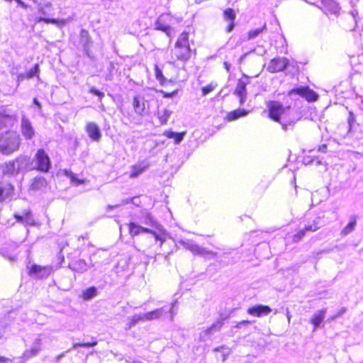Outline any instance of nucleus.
I'll list each match as a JSON object with an SVG mask.
<instances>
[{
    "label": "nucleus",
    "instance_id": "864d4df0",
    "mask_svg": "<svg viewBox=\"0 0 363 363\" xmlns=\"http://www.w3.org/2000/svg\"><path fill=\"white\" fill-rule=\"evenodd\" d=\"M33 102L39 107L40 108L41 107V105L40 104L38 101L37 99H33Z\"/></svg>",
    "mask_w": 363,
    "mask_h": 363
},
{
    "label": "nucleus",
    "instance_id": "a211bd4d",
    "mask_svg": "<svg viewBox=\"0 0 363 363\" xmlns=\"http://www.w3.org/2000/svg\"><path fill=\"white\" fill-rule=\"evenodd\" d=\"M48 184L46 179L43 177L37 176L31 180L29 184V190L33 191L41 190L45 188Z\"/></svg>",
    "mask_w": 363,
    "mask_h": 363
},
{
    "label": "nucleus",
    "instance_id": "de8ad7c7",
    "mask_svg": "<svg viewBox=\"0 0 363 363\" xmlns=\"http://www.w3.org/2000/svg\"><path fill=\"white\" fill-rule=\"evenodd\" d=\"M71 181L74 182L76 184H84V180L79 179L76 177V175L74 174H70Z\"/></svg>",
    "mask_w": 363,
    "mask_h": 363
},
{
    "label": "nucleus",
    "instance_id": "c9c22d12",
    "mask_svg": "<svg viewBox=\"0 0 363 363\" xmlns=\"http://www.w3.org/2000/svg\"><path fill=\"white\" fill-rule=\"evenodd\" d=\"M156 30H161L165 33L168 36H171V27L167 25H164L160 19L157 20L156 22Z\"/></svg>",
    "mask_w": 363,
    "mask_h": 363
},
{
    "label": "nucleus",
    "instance_id": "37998d69",
    "mask_svg": "<svg viewBox=\"0 0 363 363\" xmlns=\"http://www.w3.org/2000/svg\"><path fill=\"white\" fill-rule=\"evenodd\" d=\"M223 325V322L222 320H218L214 323H213L208 329V331H210L213 329L219 330Z\"/></svg>",
    "mask_w": 363,
    "mask_h": 363
},
{
    "label": "nucleus",
    "instance_id": "423d86ee",
    "mask_svg": "<svg viewBox=\"0 0 363 363\" xmlns=\"http://www.w3.org/2000/svg\"><path fill=\"white\" fill-rule=\"evenodd\" d=\"M319 8L328 17H337L341 11V7L335 0L320 1V6Z\"/></svg>",
    "mask_w": 363,
    "mask_h": 363
},
{
    "label": "nucleus",
    "instance_id": "39448f33",
    "mask_svg": "<svg viewBox=\"0 0 363 363\" xmlns=\"http://www.w3.org/2000/svg\"><path fill=\"white\" fill-rule=\"evenodd\" d=\"M288 94L289 95L297 94L305 99L309 103L315 102L319 98L318 94L313 89H311L308 86H303L291 89L289 91Z\"/></svg>",
    "mask_w": 363,
    "mask_h": 363
},
{
    "label": "nucleus",
    "instance_id": "4d7b16f0",
    "mask_svg": "<svg viewBox=\"0 0 363 363\" xmlns=\"http://www.w3.org/2000/svg\"><path fill=\"white\" fill-rule=\"evenodd\" d=\"M245 56V55H242L241 57H240V60H242L244 58Z\"/></svg>",
    "mask_w": 363,
    "mask_h": 363
},
{
    "label": "nucleus",
    "instance_id": "6e6552de",
    "mask_svg": "<svg viewBox=\"0 0 363 363\" xmlns=\"http://www.w3.org/2000/svg\"><path fill=\"white\" fill-rule=\"evenodd\" d=\"M52 272V267L49 266H40L33 264L28 267V274L30 277L35 276L38 279L47 278Z\"/></svg>",
    "mask_w": 363,
    "mask_h": 363
},
{
    "label": "nucleus",
    "instance_id": "f3484780",
    "mask_svg": "<svg viewBox=\"0 0 363 363\" xmlns=\"http://www.w3.org/2000/svg\"><path fill=\"white\" fill-rule=\"evenodd\" d=\"M326 311L325 308L318 310L310 318V323L313 325V331L316 330L323 322Z\"/></svg>",
    "mask_w": 363,
    "mask_h": 363
},
{
    "label": "nucleus",
    "instance_id": "cd10ccee",
    "mask_svg": "<svg viewBox=\"0 0 363 363\" xmlns=\"http://www.w3.org/2000/svg\"><path fill=\"white\" fill-rule=\"evenodd\" d=\"M163 135L167 138H173L176 144L179 143L184 138L185 132L174 133L172 130H166Z\"/></svg>",
    "mask_w": 363,
    "mask_h": 363
},
{
    "label": "nucleus",
    "instance_id": "aec40b11",
    "mask_svg": "<svg viewBox=\"0 0 363 363\" xmlns=\"http://www.w3.org/2000/svg\"><path fill=\"white\" fill-rule=\"evenodd\" d=\"M148 167L147 164L143 162H140L138 164H135L132 165L130 167V172L129 174V177L134 179L138 177L140 174L145 172Z\"/></svg>",
    "mask_w": 363,
    "mask_h": 363
},
{
    "label": "nucleus",
    "instance_id": "e433bc0d",
    "mask_svg": "<svg viewBox=\"0 0 363 363\" xmlns=\"http://www.w3.org/2000/svg\"><path fill=\"white\" fill-rule=\"evenodd\" d=\"M98 344V341L96 338L92 337L91 342H76L73 344L72 348L77 349L78 347H94Z\"/></svg>",
    "mask_w": 363,
    "mask_h": 363
},
{
    "label": "nucleus",
    "instance_id": "1a4fd4ad",
    "mask_svg": "<svg viewBox=\"0 0 363 363\" xmlns=\"http://www.w3.org/2000/svg\"><path fill=\"white\" fill-rule=\"evenodd\" d=\"M13 216L16 222L24 225L34 226L36 225L33 213L29 209L23 211L21 213H15Z\"/></svg>",
    "mask_w": 363,
    "mask_h": 363
},
{
    "label": "nucleus",
    "instance_id": "393cba45",
    "mask_svg": "<svg viewBox=\"0 0 363 363\" xmlns=\"http://www.w3.org/2000/svg\"><path fill=\"white\" fill-rule=\"evenodd\" d=\"M12 121V116L4 109L0 110V130L5 128Z\"/></svg>",
    "mask_w": 363,
    "mask_h": 363
},
{
    "label": "nucleus",
    "instance_id": "ddd939ff",
    "mask_svg": "<svg viewBox=\"0 0 363 363\" xmlns=\"http://www.w3.org/2000/svg\"><path fill=\"white\" fill-rule=\"evenodd\" d=\"M85 130L88 136L93 141L98 142L101 138V133L99 125L94 122H88L85 125Z\"/></svg>",
    "mask_w": 363,
    "mask_h": 363
},
{
    "label": "nucleus",
    "instance_id": "7c9ffc66",
    "mask_svg": "<svg viewBox=\"0 0 363 363\" xmlns=\"http://www.w3.org/2000/svg\"><path fill=\"white\" fill-rule=\"evenodd\" d=\"M86 263L85 260L80 259L69 264V267L74 272H82L85 270Z\"/></svg>",
    "mask_w": 363,
    "mask_h": 363
},
{
    "label": "nucleus",
    "instance_id": "c756f323",
    "mask_svg": "<svg viewBox=\"0 0 363 363\" xmlns=\"http://www.w3.org/2000/svg\"><path fill=\"white\" fill-rule=\"evenodd\" d=\"M162 314V309L157 308L154 311L142 314L143 321L152 320L160 318Z\"/></svg>",
    "mask_w": 363,
    "mask_h": 363
},
{
    "label": "nucleus",
    "instance_id": "c03bdc74",
    "mask_svg": "<svg viewBox=\"0 0 363 363\" xmlns=\"http://www.w3.org/2000/svg\"><path fill=\"white\" fill-rule=\"evenodd\" d=\"M146 218H147L148 221L146 222V224L150 225V226H155L157 228L161 227L160 225L157 224V223L152 219L150 213H147L146 215Z\"/></svg>",
    "mask_w": 363,
    "mask_h": 363
},
{
    "label": "nucleus",
    "instance_id": "79ce46f5",
    "mask_svg": "<svg viewBox=\"0 0 363 363\" xmlns=\"http://www.w3.org/2000/svg\"><path fill=\"white\" fill-rule=\"evenodd\" d=\"M89 91L92 94L98 96L99 99H101L102 98L104 97V93L94 87L90 88Z\"/></svg>",
    "mask_w": 363,
    "mask_h": 363
},
{
    "label": "nucleus",
    "instance_id": "a878e982",
    "mask_svg": "<svg viewBox=\"0 0 363 363\" xmlns=\"http://www.w3.org/2000/svg\"><path fill=\"white\" fill-rule=\"evenodd\" d=\"M38 22H43L45 23L49 24H55L58 27H62L64 26L67 21L66 19H57V18H45V17H40L37 20Z\"/></svg>",
    "mask_w": 363,
    "mask_h": 363
},
{
    "label": "nucleus",
    "instance_id": "72a5a7b5",
    "mask_svg": "<svg viewBox=\"0 0 363 363\" xmlns=\"http://www.w3.org/2000/svg\"><path fill=\"white\" fill-rule=\"evenodd\" d=\"M218 86V83L216 82H211L207 85L203 86L201 89L202 96H206L211 92L213 91Z\"/></svg>",
    "mask_w": 363,
    "mask_h": 363
},
{
    "label": "nucleus",
    "instance_id": "f8f14e48",
    "mask_svg": "<svg viewBox=\"0 0 363 363\" xmlns=\"http://www.w3.org/2000/svg\"><path fill=\"white\" fill-rule=\"evenodd\" d=\"M289 65V60L286 57L274 58L269 64V69L275 73L283 71Z\"/></svg>",
    "mask_w": 363,
    "mask_h": 363
},
{
    "label": "nucleus",
    "instance_id": "5fc2aeb1",
    "mask_svg": "<svg viewBox=\"0 0 363 363\" xmlns=\"http://www.w3.org/2000/svg\"><path fill=\"white\" fill-rule=\"evenodd\" d=\"M338 315H339V314H338V315H333V316H332V317H330V320H333V319H335V318H337Z\"/></svg>",
    "mask_w": 363,
    "mask_h": 363
},
{
    "label": "nucleus",
    "instance_id": "9d476101",
    "mask_svg": "<svg viewBox=\"0 0 363 363\" xmlns=\"http://www.w3.org/2000/svg\"><path fill=\"white\" fill-rule=\"evenodd\" d=\"M15 194L14 185L10 182L0 184V203L11 200Z\"/></svg>",
    "mask_w": 363,
    "mask_h": 363
},
{
    "label": "nucleus",
    "instance_id": "6ab92c4d",
    "mask_svg": "<svg viewBox=\"0 0 363 363\" xmlns=\"http://www.w3.org/2000/svg\"><path fill=\"white\" fill-rule=\"evenodd\" d=\"M248 113L249 111L247 110L237 108L235 110L228 112V114L225 116V120L226 121H235L241 117L247 116Z\"/></svg>",
    "mask_w": 363,
    "mask_h": 363
},
{
    "label": "nucleus",
    "instance_id": "4c0bfd02",
    "mask_svg": "<svg viewBox=\"0 0 363 363\" xmlns=\"http://www.w3.org/2000/svg\"><path fill=\"white\" fill-rule=\"evenodd\" d=\"M306 233L304 232V230L302 228L299 229L296 233H295L294 234H293L292 235L290 236L291 242V243L298 242L306 236Z\"/></svg>",
    "mask_w": 363,
    "mask_h": 363
},
{
    "label": "nucleus",
    "instance_id": "a19ab883",
    "mask_svg": "<svg viewBox=\"0 0 363 363\" xmlns=\"http://www.w3.org/2000/svg\"><path fill=\"white\" fill-rule=\"evenodd\" d=\"M140 321H143V318L141 315H133L129 322L127 324V328L130 329L132 327H133L136 323H138Z\"/></svg>",
    "mask_w": 363,
    "mask_h": 363
},
{
    "label": "nucleus",
    "instance_id": "20e7f679",
    "mask_svg": "<svg viewBox=\"0 0 363 363\" xmlns=\"http://www.w3.org/2000/svg\"><path fill=\"white\" fill-rule=\"evenodd\" d=\"M33 161L35 163V169L38 172L47 173L51 168V161L45 150L40 148L37 150Z\"/></svg>",
    "mask_w": 363,
    "mask_h": 363
},
{
    "label": "nucleus",
    "instance_id": "c85d7f7f",
    "mask_svg": "<svg viewBox=\"0 0 363 363\" xmlns=\"http://www.w3.org/2000/svg\"><path fill=\"white\" fill-rule=\"evenodd\" d=\"M357 225V218L355 216H353L350 218V222L347 224L345 227H344L340 234L342 236H346L349 233H350L352 231H353L355 228V226Z\"/></svg>",
    "mask_w": 363,
    "mask_h": 363
},
{
    "label": "nucleus",
    "instance_id": "58836bf2",
    "mask_svg": "<svg viewBox=\"0 0 363 363\" xmlns=\"http://www.w3.org/2000/svg\"><path fill=\"white\" fill-rule=\"evenodd\" d=\"M52 8V4L51 2L50 1H48V2H45L43 4H40L38 6V11L39 13L42 14V15H45L46 14V11H45V9H50Z\"/></svg>",
    "mask_w": 363,
    "mask_h": 363
},
{
    "label": "nucleus",
    "instance_id": "49530a36",
    "mask_svg": "<svg viewBox=\"0 0 363 363\" xmlns=\"http://www.w3.org/2000/svg\"><path fill=\"white\" fill-rule=\"evenodd\" d=\"M169 118V115L167 113L163 114L162 116H159L158 118L161 124H166Z\"/></svg>",
    "mask_w": 363,
    "mask_h": 363
},
{
    "label": "nucleus",
    "instance_id": "f704fd0d",
    "mask_svg": "<svg viewBox=\"0 0 363 363\" xmlns=\"http://www.w3.org/2000/svg\"><path fill=\"white\" fill-rule=\"evenodd\" d=\"M320 228V225H319V222L318 220H315L312 222V223L306 225L303 228H302L304 232L306 233H314L318 230Z\"/></svg>",
    "mask_w": 363,
    "mask_h": 363
},
{
    "label": "nucleus",
    "instance_id": "a18cd8bd",
    "mask_svg": "<svg viewBox=\"0 0 363 363\" xmlns=\"http://www.w3.org/2000/svg\"><path fill=\"white\" fill-rule=\"evenodd\" d=\"M157 92L160 93L164 98H172L173 97L177 92V90L172 92H165L163 90H156Z\"/></svg>",
    "mask_w": 363,
    "mask_h": 363
},
{
    "label": "nucleus",
    "instance_id": "0eeeda50",
    "mask_svg": "<svg viewBox=\"0 0 363 363\" xmlns=\"http://www.w3.org/2000/svg\"><path fill=\"white\" fill-rule=\"evenodd\" d=\"M249 82L250 77L245 74L238 80L234 94L238 96L240 104H242L245 101L247 96L246 86Z\"/></svg>",
    "mask_w": 363,
    "mask_h": 363
},
{
    "label": "nucleus",
    "instance_id": "9b49d317",
    "mask_svg": "<svg viewBox=\"0 0 363 363\" xmlns=\"http://www.w3.org/2000/svg\"><path fill=\"white\" fill-rule=\"evenodd\" d=\"M272 312V308L265 305H255L249 307L247 309V313L251 316L260 318L264 315H267Z\"/></svg>",
    "mask_w": 363,
    "mask_h": 363
},
{
    "label": "nucleus",
    "instance_id": "13d9d810",
    "mask_svg": "<svg viewBox=\"0 0 363 363\" xmlns=\"http://www.w3.org/2000/svg\"><path fill=\"white\" fill-rule=\"evenodd\" d=\"M288 320H289V321L290 320V316L289 315H288Z\"/></svg>",
    "mask_w": 363,
    "mask_h": 363
},
{
    "label": "nucleus",
    "instance_id": "2f4dec72",
    "mask_svg": "<svg viewBox=\"0 0 363 363\" xmlns=\"http://www.w3.org/2000/svg\"><path fill=\"white\" fill-rule=\"evenodd\" d=\"M39 72V65L38 64H35L33 68H31L29 71L26 72L25 74L21 75L22 79H31L34 77H38Z\"/></svg>",
    "mask_w": 363,
    "mask_h": 363
},
{
    "label": "nucleus",
    "instance_id": "09e8293b",
    "mask_svg": "<svg viewBox=\"0 0 363 363\" xmlns=\"http://www.w3.org/2000/svg\"><path fill=\"white\" fill-rule=\"evenodd\" d=\"M328 148V145L326 144H323L319 145L318 147V151L321 152H326Z\"/></svg>",
    "mask_w": 363,
    "mask_h": 363
},
{
    "label": "nucleus",
    "instance_id": "ea45409f",
    "mask_svg": "<svg viewBox=\"0 0 363 363\" xmlns=\"http://www.w3.org/2000/svg\"><path fill=\"white\" fill-rule=\"evenodd\" d=\"M265 28H266V26H263L262 28L250 30L247 33V38L248 39L255 38L259 34H260Z\"/></svg>",
    "mask_w": 363,
    "mask_h": 363
},
{
    "label": "nucleus",
    "instance_id": "b1692460",
    "mask_svg": "<svg viewBox=\"0 0 363 363\" xmlns=\"http://www.w3.org/2000/svg\"><path fill=\"white\" fill-rule=\"evenodd\" d=\"M133 108L136 113L142 115L145 110V105L139 96H135L133 98Z\"/></svg>",
    "mask_w": 363,
    "mask_h": 363
},
{
    "label": "nucleus",
    "instance_id": "f257e3e1",
    "mask_svg": "<svg viewBox=\"0 0 363 363\" xmlns=\"http://www.w3.org/2000/svg\"><path fill=\"white\" fill-rule=\"evenodd\" d=\"M196 55V48L194 40L189 39V32H182L177 38L172 50V57L177 61L185 63Z\"/></svg>",
    "mask_w": 363,
    "mask_h": 363
},
{
    "label": "nucleus",
    "instance_id": "5701e85b",
    "mask_svg": "<svg viewBox=\"0 0 363 363\" xmlns=\"http://www.w3.org/2000/svg\"><path fill=\"white\" fill-rule=\"evenodd\" d=\"M155 74L156 79L159 82L161 86H165L169 82H174V80L167 79L163 74L162 70L158 67L157 65L154 66Z\"/></svg>",
    "mask_w": 363,
    "mask_h": 363
},
{
    "label": "nucleus",
    "instance_id": "bb28decb",
    "mask_svg": "<svg viewBox=\"0 0 363 363\" xmlns=\"http://www.w3.org/2000/svg\"><path fill=\"white\" fill-rule=\"evenodd\" d=\"M97 289L95 286H90L82 291L81 297L84 301H88L97 295Z\"/></svg>",
    "mask_w": 363,
    "mask_h": 363
},
{
    "label": "nucleus",
    "instance_id": "603ef678",
    "mask_svg": "<svg viewBox=\"0 0 363 363\" xmlns=\"http://www.w3.org/2000/svg\"><path fill=\"white\" fill-rule=\"evenodd\" d=\"M11 362V360L5 357L0 356V363H7Z\"/></svg>",
    "mask_w": 363,
    "mask_h": 363
},
{
    "label": "nucleus",
    "instance_id": "7ed1b4c3",
    "mask_svg": "<svg viewBox=\"0 0 363 363\" xmlns=\"http://www.w3.org/2000/svg\"><path fill=\"white\" fill-rule=\"evenodd\" d=\"M267 108L269 118L274 122L281 123L282 116L285 113V111L291 107L290 106H284L282 104L278 101L269 100L267 102Z\"/></svg>",
    "mask_w": 363,
    "mask_h": 363
},
{
    "label": "nucleus",
    "instance_id": "3c124183",
    "mask_svg": "<svg viewBox=\"0 0 363 363\" xmlns=\"http://www.w3.org/2000/svg\"><path fill=\"white\" fill-rule=\"evenodd\" d=\"M223 66H224V67H225V70H226L228 72H230V63H228V62H223Z\"/></svg>",
    "mask_w": 363,
    "mask_h": 363
},
{
    "label": "nucleus",
    "instance_id": "f03ea898",
    "mask_svg": "<svg viewBox=\"0 0 363 363\" xmlns=\"http://www.w3.org/2000/svg\"><path fill=\"white\" fill-rule=\"evenodd\" d=\"M21 139L16 132L7 130L0 135V151L9 155L18 150Z\"/></svg>",
    "mask_w": 363,
    "mask_h": 363
},
{
    "label": "nucleus",
    "instance_id": "473e14b6",
    "mask_svg": "<svg viewBox=\"0 0 363 363\" xmlns=\"http://www.w3.org/2000/svg\"><path fill=\"white\" fill-rule=\"evenodd\" d=\"M150 232H147V233H150L155 238L156 241H158L160 242V246H162L163 243L165 242V231L164 230H161V233H157V232L149 229Z\"/></svg>",
    "mask_w": 363,
    "mask_h": 363
},
{
    "label": "nucleus",
    "instance_id": "6e6d98bb",
    "mask_svg": "<svg viewBox=\"0 0 363 363\" xmlns=\"http://www.w3.org/2000/svg\"><path fill=\"white\" fill-rule=\"evenodd\" d=\"M282 128H283L284 130H286V128H287V125H286V124H282Z\"/></svg>",
    "mask_w": 363,
    "mask_h": 363
},
{
    "label": "nucleus",
    "instance_id": "4468645a",
    "mask_svg": "<svg viewBox=\"0 0 363 363\" xmlns=\"http://www.w3.org/2000/svg\"><path fill=\"white\" fill-rule=\"evenodd\" d=\"M223 15L224 20L228 22L227 26L225 28V30L226 33H230L233 30L235 26V12L233 9L228 8L223 11Z\"/></svg>",
    "mask_w": 363,
    "mask_h": 363
},
{
    "label": "nucleus",
    "instance_id": "2eb2a0df",
    "mask_svg": "<svg viewBox=\"0 0 363 363\" xmlns=\"http://www.w3.org/2000/svg\"><path fill=\"white\" fill-rule=\"evenodd\" d=\"M41 350V341L39 339L35 340L33 346L24 350L22 354V358L27 360L36 356Z\"/></svg>",
    "mask_w": 363,
    "mask_h": 363
},
{
    "label": "nucleus",
    "instance_id": "4be33fe9",
    "mask_svg": "<svg viewBox=\"0 0 363 363\" xmlns=\"http://www.w3.org/2000/svg\"><path fill=\"white\" fill-rule=\"evenodd\" d=\"M214 356L217 361L224 362L229 355V351L225 346H220L213 350Z\"/></svg>",
    "mask_w": 363,
    "mask_h": 363
},
{
    "label": "nucleus",
    "instance_id": "8fccbe9b",
    "mask_svg": "<svg viewBox=\"0 0 363 363\" xmlns=\"http://www.w3.org/2000/svg\"><path fill=\"white\" fill-rule=\"evenodd\" d=\"M252 322L250 320H243L242 321H240L237 323L236 325V327L237 328H240L241 327V325H246V324H250Z\"/></svg>",
    "mask_w": 363,
    "mask_h": 363
},
{
    "label": "nucleus",
    "instance_id": "412c9836",
    "mask_svg": "<svg viewBox=\"0 0 363 363\" xmlns=\"http://www.w3.org/2000/svg\"><path fill=\"white\" fill-rule=\"evenodd\" d=\"M128 229L130 235L133 237H135L141 233H147V232H150L149 228L138 225L133 222H130L128 224Z\"/></svg>",
    "mask_w": 363,
    "mask_h": 363
},
{
    "label": "nucleus",
    "instance_id": "dca6fc26",
    "mask_svg": "<svg viewBox=\"0 0 363 363\" xmlns=\"http://www.w3.org/2000/svg\"><path fill=\"white\" fill-rule=\"evenodd\" d=\"M22 135L26 140H31L35 136V130L28 119H23L21 125Z\"/></svg>",
    "mask_w": 363,
    "mask_h": 363
}]
</instances>
